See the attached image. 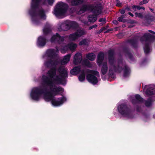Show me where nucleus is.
I'll return each instance as SVG.
<instances>
[{
  "label": "nucleus",
  "instance_id": "nucleus-1",
  "mask_svg": "<svg viewBox=\"0 0 155 155\" xmlns=\"http://www.w3.org/2000/svg\"><path fill=\"white\" fill-rule=\"evenodd\" d=\"M68 71L66 68L62 67L56 71L55 68L51 69L47 74V76L43 75L41 79L44 86L32 88L30 94L31 99L35 101H39L43 98L47 101H51L52 105L59 107L67 101L66 98L64 96L60 97H55L52 94H61L64 92V89L57 85L66 84L65 78L68 76Z\"/></svg>",
  "mask_w": 155,
  "mask_h": 155
},
{
  "label": "nucleus",
  "instance_id": "nucleus-2",
  "mask_svg": "<svg viewBox=\"0 0 155 155\" xmlns=\"http://www.w3.org/2000/svg\"><path fill=\"white\" fill-rule=\"evenodd\" d=\"M114 51L113 50L109 51L108 54L109 61V70L108 69L107 63H103L101 69V72L103 74H106L108 71L109 74L111 75L114 72H120L124 71V76L126 77L128 76L130 73V69L127 66L124 64L122 61L119 62L117 66L114 57Z\"/></svg>",
  "mask_w": 155,
  "mask_h": 155
},
{
  "label": "nucleus",
  "instance_id": "nucleus-3",
  "mask_svg": "<svg viewBox=\"0 0 155 155\" xmlns=\"http://www.w3.org/2000/svg\"><path fill=\"white\" fill-rule=\"evenodd\" d=\"M54 0H31V9L28 13L31 17L32 22L38 24V21L39 18L45 19L46 15L44 11L40 8L42 4L52 5Z\"/></svg>",
  "mask_w": 155,
  "mask_h": 155
},
{
  "label": "nucleus",
  "instance_id": "nucleus-4",
  "mask_svg": "<svg viewBox=\"0 0 155 155\" xmlns=\"http://www.w3.org/2000/svg\"><path fill=\"white\" fill-rule=\"evenodd\" d=\"M58 48L56 50L49 49L43 55V58L45 59H47V61L44 63V65L46 67L54 68L58 64V61L56 60L54 57L58 53Z\"/></svg>",
  "mask_w": 155,
  "mask_h": 155
},
{
  "label": "nucleus",
  "instance_id": "nucleus-5",
  "mask_svg": "<svg viewBox=\"0 0 155 155\" xmlns=\"http://www.w3.org/2000/svg\"><path fill=\"white\" fill-rule=\"evenodd\" d=\"M91 10L94 14V15H90L88 17V19L91 22H94L97 20V16L100 14L101 12L100 8L92 6H84L81 9L79 12V13L81 14L87 10Z\"/></svg>",
  "mask_w": 155,
  "mask_h": 155
},
{
  "label": "nucleus",
  "instance_id": "nucleus-6",
  "mask_svg": "<svg viewBox=\"0 0 155 155\" xmlns=\"http://www.w3.org/2000/svg\"><path fill=\"white\" fill-rule=\"evenodd\" d=\"M68 7V5L64 3L59 2L54 8L53 13L56 17L62 18L65 16Z\"/></svg>",
  "mask_w": 155,
  "mask_h": 155
},
{
  "label": "nucleus",
  "instance_id": "nucleus-7",
  "mask_svg": "<svg viewBox=\"0 0 155 155\" xmlns=\"http://www.w3.org/2000/svg\"><path fill=\"white\" fill-rule=\"evenodd\" d=\"M88 74L87 76V81L93 84H96L99 80L98 78L100 76L99 73L97 71L91 70H88Z\"/></svg>",
  "mask_w": 155,
  "mask_h": 155
},
{
  "label": "nucleus",
  "instance_id": "nucleus-8",
  "mask_svg": "<svg viewBox=\"0 0 155 155\" xmlns=\"http://www.w3.org/2000/svg\"><path fill=\"white\" fill-rule=\"evenodd\" d=\"M117 110L119 113L123 117L127 118L132 117L131 112L130 109L124 104L119 105L117 107Z\"/></svg>",
  "mask_w": 155,
  "mask_h": 155
},
{
  "label": "nucleus",
  "instance_id": "nucleus-9",
  "mask_svg": "<svg viewBox=\"0 0 155 155\" xmlns=\"http://www.w3.org/2000/svg\"><path fill=\"white\" fill-rule=\"evenodd\" d=\"M78 26V25L75 22L67 21L60 24L58 28V30L59 31L67 30L71 28H74Z\"/></svg>",
  "mask_w": 155,
  "mask_h": 155
},
{
  "label": "nucleus",
  "instance_id": "nucleus-10",
  "mask_svg": "<svg viewBox=\"0 0 155 155\" xmlns=\"http://www.w3.org/2000/svg\"><path fill=\"white\" fill-rule=\"evenodd\" d=\"M85 33L86 32L83 29H80L75 33L70 35L69 36V39L70 41H74Z\"/></svg>",
  "mask_w": 155,
  "mask_h": 155
},
{
  "label": "nucleus",
  "instance_id": "nucleus-11",
  "mask_svg": "<svg viewBox=\"0 0 155 155\" xmlns=\"http://www.w3.org/2000/svg\"><path fill=\"white\" fill-rule=\"evenodd\" d=\"M143 91L145 96L153 95L155 94V86H146L143 89Z\"/></svg>",
  "mask_w": 155,
  "mask_h": 155
},
{
  "label": "nucleus",
  "instance_id": "nucleus-12",
  "mask_svg": "<svg viewBox=\"0 0 155 155\" xmlns=\"http://www.w3.org/2000/svg\"><path fill=\"white\" fill-rule=\"evenodd\" d=\"M77 45L73 43H71L68 44V46H62V48L60 49L62 53H65L68 49H69L71 51H74L77 47Z\"/></svg>",
  "mask_w": 155,
  "mask_h": 155
},
{
  "label": "nucleus",
  "instance_id": "nucleus-13",
  "mask_svg": "<svg viewBox=\"0 0 155 155\" xmlns=\"http://www.w3.org/2000/svg\"><path fill=\"white\" fill-rule=\"evenodd\" d=\"M64 37H60L58 33H56L55 35L52 37L51 39V42H58L60 44L64 41Z\"/></svg>",
  "mask_w": 155,
  "mask_h": 155
},
{
  "label": "nucleus",
  "instance_id": "nucleus-14",
  "mask_svg": "<svg viewBox=\"0 0 155 155\" xmlns=\"http://www.w3.org/2000/svg\"><path fill=\"white\" fill-rule=\"evenodd\" d=\"M46 43L45 37L43 36L39 37L37 39V45L39 47L44 46Z\"/></svg>",
  "mask_w": 155,
  "mask_h": 155
},
{
  "label": "nucleus",
  "instance_id": "nucleus-15",
  "mask_svg": "<svg viewBox=\"0 0 155 155\" xmlns=\"http://www.w3.org/2000/svg\"><path fill=\"white\" fill-rule=\"evenodd\" d=\"M83 70H84L82 69V67L80 66L76 67L71 71L70 73L72 74L76 75L78 74L80 72L81 73V71Z\"/></svg>",
  "mask_w": 155,
  "mask_h": 155
},
{
  "label": "nucleus",
  "instance_id": "nucleus-16",
  "mask_svg": "<svg viewBox=\"0 0 155 155\" xmlns=\"http://www.w3.org/2000/svg\"><path fill=\"white\" fill-rule=\"evenodd\" d=\"M81 53H76L74 57V63L75 64H77L81 62Z\"/></svg>",
  "mask_w": 155,
  "mask_h": 155
},
{
  "label": "nucleus",
  "instance_id": "nucleus-17",
  "mask_svg": "<svg viewBox=\"0 0 155 155\" xmlns=\"http://www.w3.org/2000/svg\"><path fill=\"white\" fill-rule=\"evenodd\" d=\"M104 58V54L103 53H100L97 57V63L99 65L101 64L103 62Z\"/></svg>",
  "mask_w": 155,
  "mask_h": 155
},
{
  "label": "nucleus",
  "instance_id": "nucleus-18",
  "mask_svg": "<svg viewBox=\"0 0 155 155\" xmlns=\"http://www.w3.org/2000/svg\"><path fill=\"white\" fill-rule=\"evenodd\" d=\"M71 56V54H68L65 56L61 61V64H64L68 63L70 60Z\"/></svg>",
  "mask_w": 155,
  "mask_h": 155
},
{
  "label": "nucleus",
  "instance_id": "nucleus-19",
  "mask_svg": "<svg viewBox=\"0 0 155 155\" xmlns=\"http://www.w3.org/2000/svg\"><path fill=\"white\" fill-rule=\"evenodd\" d=\"M79 81L81 82L84 81L85 79V77L84 74V71L83 70L81 73L80 74L78 77Z\"/></svg>",
  "mask_w": 155,
  "mask_h": 155
},
{
  "label": "nucleus",
  "instance_id": "nucleus-20",
  "mask_svg": "<svg viewBox=\"0 0 155 155\" xmlns=\"http://www.w3.org/2000/svg\"><path fill=\"white\" fill-rule=\"evenodd\" d=\"M51 30L50 26L49 24L46 25L43 30V33L46 34L49 33Z\"/></svg>",
  "mask_w": 155,
  "mask_h": 155
},
{
  "label": "nucleus",
  "instance_id": "nucleus-21",
  "mask_svg": "<svg viewBox=\"0 0 155 155\" xmlns=\"http://www.w3.org/2000/svg\"><path fill=\"white\" fill-rule=\"evenodd\" d=\"M86 58L90 60L93 61L95 59V56L94 54L90 53L86 55Z\"/></svg>",
  "mask_w": 155,
  "mask_h": 155
},
{
  "label": "nucleus",
  "instance_id": "nucleus-22",
  "mask_svg": "<svg viewBox=\"0 0 155 155\" xmlns=\"http://www.w3.org/2000/svg\"><path fill=\"white\" fill-rule=\"evenodd\" d=\"M68 2H70V0H68ZM83 2V0H72L71 4L73 5H76L81 3Z\"/></svg>",
  "mask_w": 155,
  "mask_h": 155
},
{
  "label": "nucleus",
  "instance_id": "nucleus-23",
  "mask_svg": "<svg viewBox=\"0 0 155 155\" xmlns=\"http://www.w3.org/2000/svg\"><path fill=\"white\" fill-rule=\"evenodd\" d=\"M152 36L149 33L146 34L143 36V38L145 39L146 41H149L152 38Z\"/></svg>",
  "mask_w": 155,
  "mask_h": 155
},
{
  "label": "nucleus",
  "instance_id": "nucleus-24",
  "mask_svg": "<svg viewBox=\"0 0 155 155\" xmlns=\"http://www.w3.org/2000/svg\"><path fill=\"white\" fill-rule=\"evenodd\" d=\"M89 42V41L88 40L84 39L80 42L79 45H88Z\"/></svg>",
  "mask_w": 155,
  "mask_h": 155
},
{
  "label": "nucleus",
  "instance_id": "nucleus-25",
  "mask_svg": "<svg viewBox=\"0 0 155 155\" xmlns=\"http://www.w3.org/2000/svg\"><path fill=\"white\" fill-rule=\"evenodd\" d=\"M82 63L84 64L85 66L88 67H90L91 66V65L90 64V62L87 60H84L82 61Z\"/></svg>",
  "mask_w": 155,
  "mask_h": 155
},
{
  "label": "nucleus",
  "instance_id": "nucleus-26",
  "mask_svg": "<svg viewBox=\"0 0 155 155\" xmlns=\"http://www.w3.org/2000/svg\"><path fill=\"white\" fill-rule=\"evenodd\" d=\"M144 50L145 53L146 54L148 53L150 51V48L148 45L146 44L145 45L144 47Z\"/></svg>",
  "mask_w": 155,
  "mask_h": 155
},
{
  "label": "nucleus",
  "instance_id": "nucleus-27",
  "mask_svg": "<svg viewBox=\"0 0 155 155\" xmlns=\"http://www.w3.org/2000/svg\"><path fill=\"white\" fill-rule=\"evenodd\" d=\"M135 98L136 99L139 101H142L143 99L138 94H136L135 95Z\"/></svg>",
  "mask_w": 155,
  "mask_h": 155
},
{
  "label": "nucleus",
  "instance_id": "nucleus-28",
  "mask_svg": "<svg viewBox=\"0 0 155 155\" xmlns=\"http://www.w3.org/2000/svg\"><path fill=\"white\" fill-rule=\"evenodd\" d=\"M151 101L149 100L146 102L145 104L146 106L148 107L151 104Z\"/></svg>",
  "mask_w": 155,
  "mask_h": 155
},
{
  "label": "nucleus",
  "instance_id": "nucleus-29",
  "mask_svg": "<svg viewBox=\"0 0 155 155\" xmlns=\"http://www.w3.org/2000/svg\"><path fill=\"white\" fill-rule=\"evenodd\" d=\"M148 2V0H143L140 3V5H142L144 4L147 3Z\"/></svg>",
  "mask_w": 155,
  "mask_h": 155
},
{
  "label": "nucleus",
  "instance_id": "nucleus-30",
  "mask_svg": "<svg viewBox=\"0 0 155 155\" xmlns=\"http://www.w3.org/2000/svg\"><path fill=\"white\" fill-rule=\"evenodd\" d=\"M118 20L119 21L124 22V21L123 19V16L119 17L118 18Z\"/></svg>",
  "mask_w": 155,
  "mask_h": 155
},
{
  "label": "nucleus",
  "instance_id": "nucleus-31",
  "mask_svg": "<svg viewBox=\"0 0 155 155\" xmlns=\"http://www.w3.org/2000/svg\"><path fill=\"white\" fill-rule=\"evenodd\" d=\"M99 21L100 22H102L103 23H105V19L103 18H100L99 20Z\"/></svg>",
  "mask_w": 155,
  "mask_h": 155
},
{
  "label": "nucleus",
  "instance_id": "nucleus-32",
  "mask_svg": "<svg viewBox=\"0 0 155 155\" xmlns=\"http://www.w3.org/2000/svg\"><path fill=\"white\" fill-rule=\"evenodd\" d=\"M135 15H136L137 16H138L139 17H140L142 16V15L140 13H135Z\"/></svg>",
  "mask_w": 155,
  "mask_h": 155
},
{
  "label": "nucleus",
  "instance_id": "nucleus-33",
  "mask_svg": "<svg viewBox=\"0 0 155 155\" xmlns=\"http://www.w3.org/2000/svg\"><path fill=\"white\" fill-rule=\"evenodd\" d=\"M132 8L134 10H136L137 9V6L134 5L132 6Z\"/></svg>",
  "mask_w": 155,
  "mask_h": 155
},
{
  "label": "nucleus",
  "instance_id": "nucleus-34",
  "mask_svg": "<svg viewBox=\"0 0 155 155\" xmlns=\"http://www.w3.org/2000/svg\"><path fill=\"white\" fill-rule=\"evenodd\" d=\"M97 26V25H93L91 26L90 27H89V30H91V29H92L93 28H94V27H96Z\"/></svg>",
  "mask_w": 155,
  "mask_h": 155
},
{
  "label": "nucleus",
  "instance_id": "nucleus-35",
  "mask_svg": "<svg viewBox=\"0 0 155 155\" xmlns=\"http://www.w3.org/2000/svg\"><path fill=\"white\" fill-rule=\"evenodd\" d=\"M125 13V11L124 10H121L120 11V13L122 14H123Z\"/></svg>",
  "mask_w": 155,
  "mask_h": 155
},
{
  "label": "nucleus",
  "instance_id": "nucleus-36",
  "mask_svg": "<svg viewBox=\"0 0 155 155\" xmlns=\"http://www.w3.org/2000/svg\"><path fill=\"white\" fill-rule=\"evenodd\" d=\"M121 5V3H120V2H118L117 3V6H120Z\"/></svg>",
  "mask_w": 155,
  "mask_h": 155
},
{
  "label": "nucleus",
  "instance_id": "nucleus-37",
  "mask_svg": "<svg viewBox=\"0 0 155 155\" xmlns=\"http://www.w3.org/2000/svg\"><path fill=\"white\" fill-rule=\"evenodd\" d=\"M141 9V7H140L139 6H137V9L140 10Z\"/></svg>",
  "mask_w": 155,
  "mask_h": 155
},
{
  "label": "nucleus",
  "instance_id": "nucleus-38",
  "mask_svg": "<svg viewBox=\"0 0 155 155\" xmlns=\"http://www.w3.org/2000/svg\"><path fill=\"white\" fill-rule=\"evenodd\" d=\"M149 32H151L152 33H153V34H155V32L153 31H151V30H149Z\"/></svg>",
  "mask_w": 155,
  "mask_h": 155
},
{
  "label": "nucleus",
  "instance_id": "nucleus-39",
  "mask_svg": "<svg viewBox=\"0 0 155 155\" xmlns=\"http://www.w3.org/2000/svg\"><path fill=\"white\" fill-rule=\"evenodd\" d=\"M129 14L131 16H134V15L130 12H129Z\"/></svg>",
  "mask_w": 155,
  "mask_h": 155
},
{
  "label": "nucleus",
  "instance_id": "nucleus-40",
  "mask_svg": "<svg viewBox=\"0 0 155 155\" xmlns=\"http://www.w3.org/2000/svg\"><path fill=\"white\" fill-rule=\"evenodd\" d=\"M141 9H143V10H144L145 9V8L144 7H141Z\"/></svg>",
  "mask_w": 155,
  "mask_h": 155
},
{
  "label": "nucleus",
  "instance_id": "nucleus-41",
  "mask_svg": "<svg viewBox=\"0 0 155 155\" xmlns=\"http://www.w3.org/2000/svg\"><path fill=\"white\" fill-rule=\"evenodd\" d=\"M115 22H117V21H113V23H116Z\"/></svg>",
  "mask_w": 155,
  "mask_h": 155
}]
</instances>
